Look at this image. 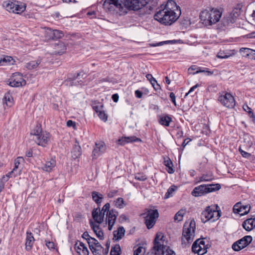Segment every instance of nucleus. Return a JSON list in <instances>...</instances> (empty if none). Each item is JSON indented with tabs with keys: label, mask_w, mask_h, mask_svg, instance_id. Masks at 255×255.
<instances>
[{
	"label": "nucleus",
	"mask_w": 255,
	"mask_h": 255,
	"mask_svg": "<svg viewBox=\"0 0 255 255\" xmlns=\"http://www.w3.org/2000/svg\"><path fill=\"white\" fill-rule=\"evenodd\" d=\"M243 109L244 110L248 112L250 116V118H252V121L255 123V116L254 114V113L252 111V110L251 108H250L248 105H244L243 106Z\"/></svg>",
	"instance_id": "c03bdc74"
},
{
	"label": "nucleus",
	"mask_w": 255,
	"mask_h": 255,
	"mask_svg": "<svg viewBox=\"0 0 255 255\" xmlns=\"http://www.w3.org/2000/svg\"><path fill=\"white\" fill-rule=\"evenodd\" d=\"M41 59L31 61L26 63V67L29 70L36 68L41 63Z\"/></svg>",
	"instance_id": "473e14b6"
},
{
	"label": "nucleus",
	"mask_w": 255,
	"mask_h": 255,
	"mask_svg": "<svg viewBox=\"0 0 255 255\" xmlns=\"http://www.w3.org/2000/svg\"><path fill=\"white\" fill-rule=\"evenodd\" d=\"M159 214L157 210H149L144 217L145 224L148 229H151L155 225Z\"/></svg>",
	"instance_id": "1a4fd4ad"
},
{
	"label": "nucleus",
	"mask_w": 255,
	"mask_h": 255,
	"mask_svg": "<svg viewBox=\"0 0 255 255\" xmlns=\"http://www.w3.org/2000/svg\"><path fill=\"white\" fill-rule=\"evenodd\" d=\"M251 236H246L235 242L232 245V249L235 251H239L248 246L252 241Z\"/></svg>",
	"instance_id": "ddd939ff"
},
{
	"label": "nucleus",
	"mask_w": 255,
	"mask_h": 255,
	"mask_svg": "<svg viewBox=\"0 0 255 255\" xmlns=\"http://www.w3.org/2000/svg\"><path fill=\"white\" fill-rule=\"evenodd\" d=\"M140 139L134 136H128V137H123L118 140L119 144L121 145H125L127 143L134 141H138Z\"/></svg>",
	"instance_id": "bb28decb"
},
{
	"label": "nucleus",
	"mask_w": 255,
	"mask_h": 255,
	"mask_svg": "<svg viewBox=\"0 0 255 255\" xmlns=\"http://www.w3.org/2000/svg\"><path fill=\"white\" fill-rule=\"evenodd\" d=\"M95 147L97 148L98 151L102 153L104 152L106 150V146L105 145V143L103 142H100L98 143H96Z\"/></svg>",
	"instance_id": "de8ad7c7"
},
{
	"label": "nucleus",
	"mask_w": 255,
	"mask_h": 255,
	"mask_svg": "<svg viewBox=\"0 0 255 255\" xmlns=\"http://www.w3.org/2000/svg\"><path fill=\"white\" fill-rule=\"evenodd\" d=\"M72 157L74 159L79 157L82 154L81 148L80 146L78 145H75L72 151Z\"/></svg>",
	"instance_id": "72a5a7b5"
},
{
	"label": "nucleus",
	"mask_w": 255,
	"mask_h": 255,
	"mask_svg": "<svg viewBox=\"0 0 255 255\" xmlns=\"http://www.w3.org/2000/svg\"><path fill=\"white\" fill-rule=\"evenodd\" d=\"M135 179L139 181H144L147 179V176L143 173H137L135 174Z\"/></svg>",
	"instance_id": "09e8293b"
},
{
	"label": "nucleus",
	"mask_w": 255,
	"mask_h": 255,
	"mask_svg": "<svg viewBox=\"0 0 255 255\" xmlns=\"http://www.w3.org/2000/svg\"><path fill=\"white\" fill-rule=\"evenodd\" d=\"M199 86V85L198 84H196L195 85V86H193L192 87H191L190 88V89L189 90V91H188V93H187L185 95V97H187L188 95L190 94V93H191L196 88H197Z\"/></svg>",
	"instance_id": "69168bd1"
},
{
	"label": "nucleus",
	"mask_w": 255,
	"mask_h": 255,
	"mask_svg": "<svg viewBox=\"0 0 255 255\" xmlns=\"http://www.w3.org/2000/svg\"><path fill=\"white\" fill-rule=\"evenodd\" d=\"M170 41H162V42H160L156 43L155 44H152V46H154V47L158 46H161V45H163L164 44L168 43H170Z\"/></svg>",
	"instance_id": "0e129e2a"
},
{
	"label": "nucleus",
	"mask_w": 255,
	"mask_h": 255,
	"mask_svg": "<svg viewBox=\"0 0 255 255\" xmlns=\"http://www.w3.org/2000/svg\"><path fill=\"white\" fill-rule=\"evenodd\" d=\"M119 95L118 94H114L112 95V98L114 102L117 103L119 100Z\"/></svg>",
	"instance_id": "774afa93"
},
{
	"label": "nucleus",
	"mask_w": 255,
	"mask_h": 255,
	"mask_svg": "<svg viewBox=\"0 0 255 255\" xmlns=\"http://www.w3.org/2000/svg\"><path fill=\"white\" fill-rule=\"evenodd\" d=\"M125 234V230L123 227H120L118 228L117 231H115L113 233L114 240L119 241L122 239L124 236Z\"/></svg>",
	"instance_id": "cd10ccee"
},
{
	"label": "nucleus",
	"mask_w": 255,
	"mask_h": 255,
	"mask_svg": "<svg viewBox=\"0 0 255 255\" xmlns=\"http://www.w3.org/2000/svg\"><path fill=\"white\" fill-rule=\"evenodd\" d=\"M12 172H13V171L9 172L5 176H3L2 177V178H1L2 180H3L4 181L6 182L8 180V178L11 176Z\"/></svg>",
	"instance_id": "e2e57ef3"
},
{
	"label": "nucleus",
	"mask_w": 255,
	"mask_h": 255,
	"mask_svg": "<svg viewBox=\"0 0 255 255\" xmlns=\"http://www.w3.org/2000/svg\"><path fill=\"white\" fill-rule=\"evenodd\" d=\"M218 100L224 106L229 109L233 108L236 105L234 97L229 93L220 96Z\"/></svg>",
	"instance_id": "f8f14e48"
},
{
	"label": "nucleus",
	"mask_w": 255,
	"mask_h": 255,
	"mask_svg": "<svg viewBox=\"0 0 255 255\" xmlns=\"http://www.w3.org/2000/svg\"><path fill=\"white\" fill-rule=\"evenodd\" d=\"M56 160L54 159H50L49 161H47L42 167L43 170L47 172H50L56 165Z\"/></svg>",
	"instance_id": "c85d7f7f"
},
{
	"label": "nucleus",
	"mask_w": 255,
	"mask_h": 255,
	"mask_svg": "<svg viewBox=\"0 0 255 255\" xmlns=\"http://www.w3.org/2000/svg\"><path fill=\"white\" fill-rule=\"evenodd\" d=\"M31 134L33 135V139L39 145L45 147L50 142V133L43 131L40 126H37L31 132Z\"/></svg>",
	"instance_id": "423d86ee"
},
{
	"label": "nucleus",
	"mask_w": 255,
	"mask_h": 255,
	"mask_svg": "<svg viewBox=\"0 0 255 255\" xmlns=\"http://www.w3.org/2000/svg\"><path fill=\"white\" fill-rule=\"evenodd\" d=\"M25 84V81L23 79L22 75L19 73L12 74L9 79L8 85L11 87H19Z\"/></svg>",
	"instance_id": "4468645a"
},
{
	"label": "nucleus",
	"mask_w": 255,
	"mask_h": 255,
	"mask_svg": "<svg viewBox=\"0 0 255 255\" xmlns=\"http://www.w3.org/2000/svg\"><path fill=\"white\" fill-rule=\"evenodd\" d=\"M135 96L137 98H141L142 96V93L139 90H136L135 91Z\"/></svg>",
	"instance_id": "338daca9"
},
{
	"label": "nucleus",
	"mask_w": 255,
	"mask_h": 255,
	"mask_svg": "<svg viewBox=\"0 0 255 255\" xmlns=\"http://www.w3.org/2000/svg\"><path fill=\"white\" fill-rule=\"evenodd\" d=\"M90 250L94 255H102V252L104 251V249L101 245H98L97 247L94 248L92 247V249Z\"/></svg>",
	"instance_id": "f704fd0d"
},
{
	"label": "nucleus",
	"mask_w": 255,
	"mask_h": 255,
	"mask_svg": "<svg viewBox=\"0 0 255 255\" xmlns=\"http://www.w3.org/2000/svg\"><path fill=\"white\" fill-rule=\"evenodd\" d=\"M221 185L216 184H203L194 188L192 192V195L195 197L201 196L205 194L210 193L219 190Z\"/></svg>",
	"instance_id": "6e6552de"
},
{
	"label": "nucleus",
	"mask_w": 255,
	"mask_h": 255,
	"mask_svg": "<svg viewBox=\"0 0 255 255\" xmlns=\"http://www.w3.org/2000/svg\"><path fill=\"white\" fill-rule=\"evenodd\" d=\"M92 217L97 224H101L104 221V213H102L100 208L95 209L92 211Z\"/></svg>",
	"instance_id": "f3484780"
},
{
	"label": "nucleus",
	"mask_w": 255,
	"mask_h": 255,
	"mask_svg": "<svg viewBox=\"0 0 255 255\" xmlns=\"http://www.w3.org/2000/svg\"><path fill=\"white\" fill-rule=\"evenodd\" d=\"M242 226L246 231H251L255 227V218H250L245 220L243 222Z\"/></svg>",
	"instance_id": "5701e85b"
},
{
	"label": "nucleus",
	"mask_w": 255,
	"mask_h": 255,
	"mask_svg": "<svg viewBox=\"0 0 255 255\" xmlns=\"http://www.w3.org/2000/svg\"><path fill=\"white\" fill-rule=\"evenodd\" d=\"M161 233L156 234L152 249L146 255H173L174 252L167 246V242Z\"/></svg>",
	"instance_id": "f03ea898"
},
{
	"label": "nucleus",
	"mask_w": 255,
	"mask_h": 255,
	"mask_svg": "<svg viewBox=\"0 0 255 255\" xmlns=\"http://www.w3.org/2000/svg\"><path fill=\"white\" fill-rule=\"evenodd\" d=\"M196 223L194 220L185 222L183 228L182 244L185 245L191 243L194 239Z\"/></svg>",
	"instance_id": "39448f33"
},
{
	"label": "nucleus",
	"mask_w": 255,
	"mask_h": 255,
	"mask_svg": "<svg viewBox=\"0 0 255 255\" xmlns=\"http://www.w3.org/2000/svg\"><path fill=\"white\" fill-rule=\"evenodd\" d=\"M75 250L79 255H88L89 251L85 244L81 242H77L75 244Z\"/></svg>",
	"instance_id": "6ab92c4d"
},
{
	"label": "nucleus",
	"mask_w": 255,
	"mask_h": 255,
	"mask_svg": "<svg viewBox=\"0 0 255 255\" xmlns=\"http://www.w3.org/2000/svg\"><path fill=\"white\" fill-rule=\"evenodd\" d=\"M176 188V186L174 185L170 186L167 190V192L165 193L164 198L165 199H167L172 196L173 193L175 191Z\"/></svg>",
	"instance_id": "a18cd8bd"
},
{
	"label": "nucleus",
	"mask_w": 255,
	"mask_h": 255,
	"mask_svg": "<svg viewBox=\"0 0 255 255\" xmlns=\"http://www.w3.org/2000/svg\"><path fill=\"white\" fill-rule=\"evenodd\" d=\"M130 2L129 7L134 10H138L142 7L146 6L151 10L154 6V4H150L146 0H129Z\"/></svg>",
	"instance_id": "9b49d317"
},
{
	"label": "nucleus",
	"mask_w": 255,
	"mask_h": 255,
	"mask_svg": "<svg viewBox=\"0 0 255 255\" xmlns=\"http://www.w3.org/2000/svg\"><path fill=\"white\" fill-rule=\"evenodd\" d=\"M88 243L90 249H92V247H96L97 246L101 245L99 242L94 238H88Z\"/></svg>",
	"instance_id": "79ce46f5"
},
{
	"label": "nucleus",
	"mask_w": 255,
	"mask_h": 255,
	"mask_svg": "<svg viewBox=\"0 0 255 255\" xmlns=\"http://www.w3.org/2000/svg\"><path fill=\"white\" fill-rule=\"evenodd\" d=\"M213 179V176L211 174H203L201 176L196 179V184L201 182L209 181Z\"/></svg>",
	"instance_id": "c756f323"
},
{
	"label": "nucleus",
	"mask_w": 255,
	"mask_h": 255,
	"mask_svg": "<svg viewBox=\"0 0 255 255\" xmlns=\"http://www.w3.org/2000/svg\"><path fill=\"white\" fill-rule=\"evenodd\" d=\"M169 97L171 102L173 103L175 106H176L177 104L175 100V94L173 92H171L170 93Z\"/></svg>",
	"instance_id": "13d9d810"
},
{
	"label": "nucleus",
	"mask_w": 255,
	"mask_h": 255,
	"mask_svg": "<svg viewBox=\"0 0 255 255\" xmlns=\"http://www.w3.org/2000/svg\"><path fill=\"white\" fill-rule=\"evenodd\" d=\"M122 3L121 0H105L103 3V6L105 8L111 9L114 5L116 8L120 9L122 7Z\"/></svg>",
	"instance_id": "a211bd4d"
},
{
	"label": "nucleus",
	"mask_w": 255,
	"mask_h": 255,
	"mask_svg": "<svg viewBox=\"0 0 255 255\" xmlns=\"http://www.w3.org/2000/svg\"><path fill=\"white\" fill-rule=\"evenodd\" d=\"M4 99L6 105L8 107H11L13 105V98L9 93H6L4 95Z\"/></svg>",
	"instance_id": "a19ab883"
},
{
	"label": "nucleus",
	"mask_w": 255,
	"mask_h": 255,
	"mask_svg": "<svg viewBox=\"0 0 255 255\" xmlns=\"http://www.w3.org/2000/svg\"><path fill=\"white\" fill-rule=\"evenodd\" d=\"M222 16V12L217 8L208 7L202 10L200 18L205 26H210L218 22Z\"/></svg>",
	"instance_id": "7ed1b4c3"
},
{
	"label": "nucleus",
	"mask_w": 255,
	"mask_h": 255,
	"mask_svg": "<svg viewBox=\"0 0 255 255\" xmlns=\"http://www.w3.org/2000/svg\"><path fill=\"white\" fill-rule=\"evenodd\" d=\"M217 57L221 59H225L229 57V56L225 54L223 52H219L217 54Z\"/></svg>",
	"instance_id": "680f3d73"
},
{
	"label": "nucleus",
	"mask_w": 255,
	"mask_h": 255,
	"mask_svg": "<svg viewBox=\"0 0 255 255\" xmlns=\"http://www.w3.org/2000/svg\"><path fill=\"white\" fill-rule=\"evenodd\" d=\"M239 151H240V153L241 154V155L244 157L249 158L251 156V153L244 151L241 148H239Z\"/></svg>",
	"instance_id": "6e6d98bb"
},
{
	"label": "nucleus",
	"mask_w": 255,
	"mask_h": 255,
	"mask_svg": "<svg viewBox=\"0 0 255 255\" xmlns=\"http://www.w3.org/2000/svg\"><path fill=\"white\" fill-rule=\"evenodd\" d=\"M102 152H100L98 151L97 148L95 147L93 151V156L95 157H96L100 155Z\"/></svg>",
	"instance_id": "052dcab7"
},
{
	"label": "nucleus",
	"mask_w": 255,
	"mask_h": 255,
	"mask_svg": "<svg viewBox=\"0 0 255 255\" xmlns=\"http://www.w3.org/2000/svg\"><path fill=\"white\" fill-rule=\"evenodd\" d=\"M26 6L24 3L19 1V3H17L16 5L14 7L13 11L11 12L15 13H20L24 11L25 9Z\"/></svg>",
	"instance_id": "2f4dec72"
},
{
	"label": "nucleus",
	"mask_w": 255,
	"mask_h": 255,
	"mask_svg": "<svg viewBox=\"0 0 255 255\" xmlns=\"http://www.w3.org/2000/svg\"><path fill=\"white\" fill-rule=\"evenodd\" d=\"M204 73L207 74V75H211L213 74L212 72L208 70V69L206 68H205V69H203V70H197L196 72H194L193 74H196V73Z\"/></svg>",
	"instance_id": "5fc2aeb1"
},
{
	"label": "nucleus",
	"mask_w": 255,
	"mask_h": 255,
	"mask_svg": "<svg viewBox=\"0 0 255 255\" xmlns=\"http://www.w3.org/2000/svg\"><path fill=\"white\" fill-rule=\"evenodd\" d=\"M12 57L9 56L0 55V66L13 64Z\"/></svg>",
	"instance_id": "a878e982"
},
{
	"label": "nucleus",
	"mask_w": 255,
	"mask_h": 255,
	"mask_svg": "<svg viewBox=\"0 0 255 255\" xmlns=\"http://www.w3.org/2000/svg\"><path fill=\"white\" fill-rule=\"evenodd\" d=\"M145 252V249L141 246H139L135 250H134V255H143Z\"/></svg>",
	"instance_id": "8fccbe9b"
},
{
	"label": "nucleus",
	"mask_w": 255,
	"mask_h": 255,
	"mask_svg": "<svg viewBox=\"0 0 255 255\" xmlns=\"http://www.w3.org/2000/svg\"><path fill=\"white\" fill-rule=\"evenodd\" d=\"M92 196L93 200L98 205H100L103 199V196L102 194L99 193L96 191H93L92 192Z\"/></svg>",
	"instance_id": "7c9ffc66"
},
{
	"label": "nucleus",
	"mask_w": 255,
	"mask_h": 255,
	"mask_svg": "<svg viewBox=\"0 0 255 255\" xmlns=\"http://www.w3.org/2000/svg\"><path fill=\"white\" fill-rule=\"evenodd\" d=\"M164 165L168 167L167 172L169 174L173 173L174 172V170L172 168L173 163L170 158L167 157L166 159H164Z\"/></svg>",
	"instance_id": "e433bc0d"
},
{
	"label": "nucleus",
	"mask_w": 255,
	"mask_h": 255,
	"mask_svg": "<svg viewBox=\"0 0 255 255\" xmlns=\"http://www.w3.org/2000/svg\"><path fill=\"white\" fill-rule=\"evenodd\" d=\"M50 32L52 34V35H50V38L53 39H59L63 36V33L58 30H50Z\"/></svg>",
	"instance_id": "58836bf2"
},
{
	"label": "nucleus",
	"mask_w": 255,
	"mask_h": 255,
	"mask_svg": "<svg viewBox=\"0 0 255 255\" xmlns=\"http://www.w3.org/2000/svg\"><path fill=\"white\" fill-rule=\"evenodd\" d=\"M196 223L194 220L185 222L183 228L182 244L185 245L191 243L194 239Z\"/></svg>",
	"instance_id": "20e7f679"
},
{
	"label": "nucleus",
	"mask_w": 255,
	"mask_h": 255,
	"mask_svg": "<svg viewBox=\"0 0 255 255\" xmlns=\"http://www.w3.org/2000/svg\"><path fill=\"white\" fill-rule=\"evenodd\" d=\"M208 245L205 244V242L203 240L197 239L193 243L192 247V250L194 253L198 255H203L207 253Z\"/></svg>",
	"instance_id": "9d476101"
},
{
	"label": "nucleus",
	"mask_w": 255,
	"mask_h": 255,
	"mask_svg": "<svg viewBox=\"0 0 255 255\" xmlns=\"http://www.w3.org/2000/svg\"><path fill=\"white\" fill-rule=\"evenodd\" d=\"M186 213L184 209L180 210L174 216V221L175 222H180L183 220V217Z\"/></svg>",
	"instance_id": "4c0bfd02"
},
{
	"label": "nucleus",
	"mask_w": 255,
	"mask_h": 255,
	"mask_svg": "<svg viewBox=\"0 0 255 255\" xmlns=\"http://www.w3.org/2000/svg\"><path fill=\"white\" fill-rule=\"evenodd\" d=\"M236 16L235 13H229L224 16L221 20L222 25L226 26L233 24L236 21Z\"/></svg>",
	"instance_id": "412c9836"
},
{
	"label": "nucleus",
	"mask_w": 255,
	"mask_h": 255,
	"mask_svg": "<svg viewBox=\"0 0 255 255\" xmlns=\"http://www.w3.org/2000/svg\"><path fill=\"white\" fill-rule=\"evenodd\" d=\"M121 247L119 244L116 245L111 249L110 255H120Z\"/></svg>",
	"instance_id": "37998d69"
},
{
	"label": "nucleus",
	"mask_w": 255,
	"mask_h": 255,
	"mask_svg": "<svg viewBox=\"0 0 255 255\" xmlns=\"http://www.w3.org/2000/svg\"><path fill=\"white\" fill-rule=\"evenodd\" d=\"M25 240V249L26 251H29L31 250L35 241L34 238L32 233L29 231L26 232Z\"/></svg>",
	"instance_id": "4be33fe9"
},
{
	"label": "nucleus",
	"mask_w": 255,
	"mask_h": 255,
	"mask_svg": "<svg viewBox=\"0 0 255 255\" xmlns=\"http://www.w3.org/2000/svg\"><path fill=\"white\" fill-rule=\"evenodd\" d=\"M46 246L50 250L55 249V244L53 242L46 241Z\"/></svg>",
	"instance_id": "4d7b16f0"
},
{
	"label": "nucleus",
	"mask_w": 255,
	"mask_h": 255,
	"mask_svg": "<svg viewBox=\"0 0 255 255\" xmlns=\"http://www.w3.org/2000/svg\"><path fill=\"white\" fill-rule=\"evenodd\" d=\"M110 204L109 203H106L103 207L102 208V211H103V213H104L108 211V212H109V209H110Z\"/></svg>",
	"instance_id": "bf43d9fd"
},
{
	"label": "nucleus",
	"mask_w": 255,
	"mask_h": 255,
	"mask_svg": "<svg viewBox=\"0 0 255 255\" xmlns=\"http://www.w3.org/2000/svg\"><path fill=\"white\" fill-rule=\"evenodd\" d=\"M219 208L217 205L216 208L214 207L208 206L201 213V219L203 223H206L208 221H211L212 222L218 220L221 216V212L218 210Z\"/></svg>",
	"instance_id": "0eeeda50"
},
{
	"label": "nucleus",
	"mask_w": 255,
	"mask_h": 255,
	"mask_svg": "<svg viewBox=\"0 0 255 255\" xmlns=\"http://www.w3.org/2000/svg\"><path fill=\"white\" fill-rule=\"evenodd\" d=\"M115 206L119 209H123L125 207L127 204L125 203L124 199L121 197L118 198L115 201Z\"/></svg>",
	"instance_id": "c9c22d12"
},
{
	"label": "nucleus",
	"mask_w": 255,
	"mask_h": 255,
	"mask_svg": "<svg viewBox=\"0 0 255 255\" xmlns=\"http://www.w3.org/2000/svg\"><path fill=\"white\" fill-rule=\"evenodd\" d=\"M249 205H242L241 202L237 203L233 207V210L235 214H239L241 216L247 214L250 211Z\"/></svg>",
	"instance_id": "2eb2a0df"
},
{
	"label": "nucleus",
	"mask_w": 255,
	"mask_h": 255,
	"mask_svg": "<svg viewBox=\"0 0 255 255\" xmlns=\"http://www.w3.org/2000/svg\"><path fill=\"white\" fill-rule=\"evenodd\" d=\"M98 116L101 120L104 121V122L107 121L108 116L104 111L99 112V113L98 114Z\"/></svg>",
	"instance_id": "864d4df0"
},
{
	"label": "nucleus",
	"mask_w": 255,
	"mask_h": 255,
	"mask_svg": "<svg viewBox=\"0 0 255 255\" xmlns=\"http://www.w3.org/2000/svg\"><path fill=\"white\" fill-rule=\"evenodd\" d=\"M159 123L164 126L168 127L172 121V118L167 115H162L159 117Z\"/></svg>",
	"instance_id": "393cba45"
},
{
	"label": "nucleus",
	"mask_w": 255,
	"mask_h": 255,
	"mask_svg": "<svg viewBox=\"0 0 255 255\" xmlns=\"http://www.w3.org/2000/svg\"><path fill=\"white\" fill-rule=\"evenodd\" d=\"M178 10L176 3L173 0H168L165 4H161L154 15V19L160 23L171 25L178 18L179 15L175 12Z\"/></svg>",
	"instance_id": "f257e3e1"
},
{
	"label": "nucleus",
	"mask_w": 255,
	"mask_h": 255,
	"mask_svg": "<svg viewBox=\"0 0 255 255\" xmlns=\"http://www.w3.org/2000/svg\"><path fill=\"white\" fill-rule=\"evenodd\" d=\"M118 215V212L114 209L107 212V216L108 218V229L110 231L112 230Z\"/></svg>",
	"instance_id": "dca6fc26"
},
{
	"label": "nucleus",
	"mask_w": 255,
	"mask_h": 255,
	"mask_svg": "<svg viewBox=\"0 0 255 255\" xmlns=\"http://www.w3.org/2000/svg\"><path fill=\"white\" fill-rule=\"evenodd\" d=\"M57 47H60L61 48V50H57V51H55V53L56 54H58L59 55H61L62 54H63L64 52H65L66 51V47L64 45V43H62V42H59L58 44H57Z\"/></svg>",
	"instance_id": "49530a36"
},
{
	"label": "nucleus",
	"mask_w": 255,
	"mask_h": 255,
	"mask_svg": "<svg viewBox=\"0 0 255 255\" xmlns=\"http://www.w3.org/2000/svg\"><path fill=\"white\" fill-rule=\"evenodd\" d=\"M19 1L15 0H8L3 2V6L9 12L13 11V8Z\"/></svg>",
	"instance_id": "b1692460"
},
{
	"label": "nucleus",
	"mask_w": 255,
	"mask_h": 255,
	"mask_svg": "<svg viewBox=\"0 0 255 255\" xmlns=\"http://www.w3.org/2000/svg\"><path fill=\"white\" fill-rule=\"evenodd\" d=\"M240 52L245 57H248L250 55L251 56L252 53H254V50L248 48H241L240 49Z\"/></svg>",
	"instance_id": "ea45409f"
},
{
	"label": "nucleus",
	"mask_w": 255,
	"mask_h": 255,
	"mask_svg": "<svg viewBox=\"0 0 255 255\" xmlns=\"http://www.w3.org/2000/svg\"><path fill=\"white\" fill-rule=\"evenodd\" d=\"M91 228L93 230L94 232L96 235V236L100 240H103L104 239V233L102 229L100 228V224H97L92 221L90 222Z\"/></svg>",
	"instance_id": "aec40b11"
},
{
	"label": "nucleus",
	"mask_w": 255,
	"mask_h": 255,
	"mask_svg": "<svg viewBox=\"0 0 255 255\" xmlns=\"http://www.w3.org/2000/svg\"><path fill=\"white\" fill-rule=\"evenodd\" d=\"M147 79L150 82L152 86H154V84L157 83V81L153 77L152 75L150 74H147L146 75Z\"/></svg>",
	"instance_id": "603ef678"
},
{
	"label": "nucleus",
	"mask_w": 255,
	"mask_h": 255,
	"mask_svg": "<svg viewBox=\"0 0 255 255\" xmlns=\"http://www.w3.org/2000/svg\"><path fill=\"white\" fill-rule=\"evenodd\" d=\"M24 161V159L22 157H18L14 161V168L13 169V171L15 169H17L19 165L21 162H22Z\"/></svg>",
	"instance_id": "3c124183"
}]
</instances>
